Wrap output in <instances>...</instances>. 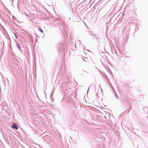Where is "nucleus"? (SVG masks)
Here are the masks:
<instances>
[{
	"mask_svg": "<svg viewBox=\"0 0 148 148\" xmlns=\"http://www.w3.org/2000/svg\"><path fill=\"white\" fill-rule=\"evenodd\" d=\"M15 37H16V34H15Z\"/></svg>",
	"mask_w": 148,
	"mask_h": 148,
	"instance_id": "nucleus-3",
	"label": "nucleus"
},
{
	"mask_svg": "<svg viewBox=\"0 0 148 148\" xmlns=\"http://www.w3.org/2000/svg\"><path fill=\"white\" fill-rule=\"evenodd\" d=\"M39 30L41 32H42V33L43 32V31L41 29H39Z\"/></svg>",
	"mask_w": 148,
	"mask_h": 148,
	"instance_id": "nucleus-2",
	"label": "nucleus"
},
{
	"mask_svg": "<svg viewBox=\"0 0 148 148\" xmlns=\"http://www.w3.org/2000/svg\"><path fill=\"white\" fill-rule=\"evenodd\" d=\"M12 127L16 129H18V126L15 123H14L13 124V125L12 126Z\"/></svg>",
	"mask_w": 148,
	"mask_h": 148,
	"instance_id": "nucleus-1",
	"label": "nucleus"
}]
</instances>
